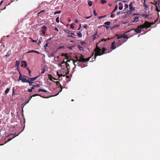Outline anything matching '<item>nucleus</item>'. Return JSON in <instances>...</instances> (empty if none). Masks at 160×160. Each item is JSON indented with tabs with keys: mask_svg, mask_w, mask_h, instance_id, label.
Here are the masks:
<instances>
[{
	"mask_svg": "<svg viewBox=\"0 0 160 160\" xmlns=\"http://www.w3.org/2000/svg\"><path fill=\"white\" fill-rule=\"evenodd\" d=\"M32 88L30 89H28V91L29 92H32Z\"/></svg>",
	"mask_w": 160,
	"mask_h": 160,
	"instance_id": "obj_38",
	"label": "nucleus"
},
{
	"mask_svg": "<svg viewBox=\"0 0 160 160\" xmlns=\"http://www.w3.org/2000/svg\"><path fill=\"white\" fill-rule=\"evenodd\" d=\"M51 78H50V80L52 81V79H53L54 80H56V79L55 78L52 77V76H51Z\"/></svg>",
	"mask_w": 160,
	"mask_h": 160,
	"instance_id": "obj_46",
	"label": "nucleus"
},
{
	"mask_svg": "<svg viewBox=\"0 0 160 160\" xmlns=\"http://www.w3.org/2000/svg\"><path fill=\"white\" fill-rule=\"evenodd\" d=\"M119 26V25H117L116 26H114V28H115L116 27H118Z\"/></svg>",
	"mask_w": 160,
	"mask_h": 160,
	"instance_id": "obj_61",
	"label": "nucleus"
},
{
	"mask_svg": "<svg viewBox=\"0 0 160 160\" xmlns=\"http://www.w3.org/2000/svg\"><path fill=\"white\" fill-rule=\"evenodd\" d=\"M103 26L105 27H106L107 29H108V28H109V27L107 26Z\"/></svg>",
	"mask_w": 160,
	"mask_h": 160,
	"instance_id": "obj_55",
	"label": "nucleus"
},
{
	"mask_svg": "<svg viewBox=\"0 0 160 160\" xmlns=\"http://www.w3.org/2000/svg\"><path fill=\"white\" fill-rule=\"evenodd\" d=\"M101 2L102 4H104L107 2V1L106 0H101Z\"/></svg>",
	"mask_w": 160,
	"mask_h": 160,
	"instance_id": "obj_27",
	"label": "nucleus"
},
{
	"mask_svg": "<svg viewBox=\"0 0 160 160\" xmlns=\"http://www.w3.org/2000/svg\"><path fill=\"white\" fill-rule=\"evenodd\" d=\"M52 38H49V39H47V41H49L51 40V39H52Z\"/></svg>",
	"mask_w": 160,
	"mask_h": 160,
	"instance_id": "obj_54",
	"label": "nucleus"
},
{
	"mask_svg": "<svg viewBox=\"0 0 160 160\" xmlns=\"http://www.w3.org/2000/svg\"><path fill=\"white\" fill-rule=\"evenodd\" d=\"M106 49L105 47H102V48H100L97 45L96 48L94 50V51L96 52L95 54V59L96 58V56H101L104 53H105V50Z\"/></svg>",
	"mask_w": 160,
	"mask_h": 160,
	"instance_id": "obj_2",
	"label": "nucleus"
},
{
	"mask_svg": "<svg viewBox=\"0 0 160 160\" xmlns=\"http://www.w3.org/2000/svg\"><path fill=\"white\" fill-rule=\"evenodd\" d=\"M64 48V47L63 46H60V47H59L58 48V49H61V48Z\"/></svg>",
	"mask_w": 160,
	"mask_h": 160,
	"instance_id": "obj_62",
	"label": "nucleus"
},
{
	"mask_svg": "<svg viewBox=\"0 0 160 160\" xmlns=\"http://www.w3.org/2000/svg\"><path fill=\"white\" fill-rule=\"evenodd\" d=\"M143 6H144L145 9L146 10H147V9L148 8V7L146 4H145V3L144 2L143 3Z\"/></svg>",
	"mask_w": 160,
	"mask_h": 160,
	"instance_id": "obj_23",
	"label": "nucleus"
},
{
	"mask_svg": "<svg viewBox=\"0 0 160 160\" xmlns=\"http://www.w3.org/2000/svg\"><path fill=\"white\" fill-rule=\"evenodd\" d=\"M56 82L57 84V86H60L61 87H62L61 85L60 84L59 82L58 81H57Z\"/></svg>",
	"mask_w": 160,
	"mask_h": 160,
	"instance_id": "obj_30",
	"label": "nucleus"
},
{
	"mask_svg": "<svg viewBox=\"0 0 160 160\" xmlns=\"http://www.w3.org/2000/svg\"><path fill=\"white\" fill-rule=\"evenodd\" d=\"M86 61V59L84 58H81L80 60L73 61V63L75 66V67L73 68V69H74L75 68H76V67L77 65L78 67L80 66L82 62H84Z\"/></svg>",
	"mask_w": 160,
	"mask_h": 160,
	"instance_id": "obj_4",
	"label": "nucleus"
},
{
	"mask_svg": "<svg viewBox=\"0 0 160 160\" xmlns=\"http://www.w3.org/2000/svg\"><path fill=\"white\" fill-rule=\"evenodd\" d=\"M61 11H60V10L56 11L54 12V15H56L57 14H59V13H61Z\"/></svg>",
	"mask_w": 160,
	"mask_h": 160,
	"instance_id": "obj_25",
	"label": "nucleus"
},
{
	"mask_svg": "<svg viewBox=\"0 0 160 160\" xmlns=\"http://www.w3.org/2000/svg\"><path fill=\"white\" fill-rule=\"evenodd\" d=\"M120 39V40H117L116 41H114L112 43L111 48H112V50L115 49L117 47L116 46H114L115 44L117 46V47H118L122 45L124 42L126 41L124 40L122 38H121Z\"/></svg>",
	"mask_w": 160,
	"mask_h": 160,
	"instance_id": "obj_3",
	"label": "nucleus"
},
{
	"mask_svg": "<svg viewBox=\"0 0 160 160\" xmlns=\"http://www.w3.org/2000/svg\"><path fill=\"white\" fill-rule=\"evenodd\" d=\"M54 29L55 30H56L58 32V29L57 28H54Z\"/></svg>",
	"mask_w": 160,
	"mask_h": 160,
	"instance_id": "obj_53",
	"label": "nucleus"
},
{
	"mask_svg": "<svg viewBox=\"0 0 160 160\" xmlns=\"http://www.w3.org/2000/svg\"><path fill=\"white\" fill-rule=\"evenodd\" d=\"M87 25H84V26H83V28H86L87 27Z\"/></svg>",
	"mask_w": 160,
	"mask_h": 160,
	"instance_id": "obj_64",
	"label": "nucleus"
},
{
	"mask_svg": "<svg viewBox=\"0 0 160 160\" xmlns=\"http://www.w3.org/2000/svg\"><path fill=\"white\" fill-rule=\"evenodd\" d=\"M35 52L37 54H39L40 53V52H39L38 51H35V52Z\"/></svg>",
	"mask_w": 160,
	"mask_h": 160,
	"instance_id": "obj_51",
	"label": "nucleus"
},
{
	"mask_svg": "<svg viewBox=\"0 0 160 160\" xmlns=\"http://www.w3.org/2000/svg\"><path fill=\"white\" fill-rule=\"evenodd\" d=\"M41 43V41L40 40H39L38 41V42L37 43L38 44V45H39Z\"/></svg>",
	"mask_w": 160,
	"mask_h": 160,
	"instance_id": "obj_47",
	"label": "nucleus"
},
{
	"mask_svg": "<svg viewBox=\"0 0 160 160\" xmlns=\"http://www.w3.org/2000/svg\"><path fill=\"white\" fill-rule=\"evenodd\" d=\"M77 35L78 36L79 38H81L82 37V34L80 32H79L77 33Z\"/></svg>",
	"mask_w": 160,
	"mask_h": 160,
	"instance_id": "obj_20",
	"label": "nucleus"
},
{
	"mask_svg": "<svg viewBox=\"0 0 160 160\" xmlns=\"http://www.w3.org/2000/svg\"><path fill=\"white\" fill-rule=\"evenodd\" d=\"M113 13H112L110 16V17L112 18H113L114 17V15L112 14Z\"/></svg>",
	"mask_w": 160,
	"mask_h": 160,
	"instance_id": "obj_50",
	"label": "nucleus"
},
{
	"mask_svg": "<svg viewBox=\"0 0 160 160\" xmlns=\"http://www.w3.org/2000/svg\"><path fill=\"white\" fill-rule=\"evenodd\" d=\"M151 26V24L150 23L146 21L144 23L140 25V26H138V27L135 29H134V31L135 32L137 33H139L142 31H143V30L144 28H148L150 27Z\"/></svg>",
	"mask_w": 160,
	"mask_h": 160,
	"instance_id": "obj_1",
	"label": "nucleus"
},
{
	"mask_svg": "<svg viewBox=\"0 0 160 160\" xmlns=\"http://www.w3.org/2000/svg\"><path fill=\"white\" fill-rule=\"evenodd\" d=\"M41 91L44 92H47V91L45 89H39L38 90V92H41Z\"/></svg>",
	"mask_w": 160,
	"mask_h": 160,
	"instance_id": "obj_15",
	"label": "nucleus"
},
{
	"mask_svg": "<svg viewBox=\"0 0 160 160\" xmlns=\"http://www.w3.org/2000/svg\"><path fill=\"white\" fill-rule=\"evenodd\" d=\"M123 5L121 6H119L118 7L119 9L120 10H121L123 9Z\"/></svg>",
	"mask_w": 160,
	"mask_h": 160,
	"instance_id": "obj_35",
	"label": "nucleus"
},
{
	"mask_svg": "<svg viewBox=\"0 0 160 160\" xmlns=\"http://www.w3.org/2000/svg\"><path fill=\"white\" fill-rule=\"evenodd\" d=\"M121 13V12H120L119 11L117 13V14H118V15H119Z\"/></svg>",
	"mask_w": 160,
	"mask_h": 160,
	"instance_id": "obj_63",
	"label": "nucleus"
},
{
	"mask_svg": "<svg viewBox=\"0 0 160 160\" xmlns=\"http://www.w3.org/2000/svg\"><path fill=\"white\" fill-rule=\"evenodd\" d=\"M19 73L20 75L19 77L18 81L21 80L22 82L23 83H27L28 82V80H27L26 78H24L23 76H22L21 75L20 72L19 71Z\"/></svg>",
	"mask_w": 160,
	"mask_h": 160,
	"instance_id": "obj_5",
	"label": "nucleus"
},
{
	"mask_svg": "<svg viewBox=\"0 0 160 160\" xmlns=\"http://www.w3.org/2000/svg\"><path fill=\"white\" fill-rule=\"evenodd\" d=\"M78 22V20H77V19H76L75 21V22L76 23H77Z\"/></svg>",
	"mask_w": 160,
	"mask_h": 160,
	"instance_id": "obj_56",
	"label": "nucleus"
},
{
	"mask_svg": "<svg viewBox=\"0 0 160 160\" xmlns=\"http://www.w3.org/2000/svg\"><path fill=\"white\" fill-rule=\"evenodd\" d=\"M92 16V15H91V16H89V17H85V18L86 19H88L89 18H90Z\"/></svg>",
	"mask_w": 160,
	"mask_h": 160,
	"instance_id": "obj_41",
	"label": "nucleus"
},
{
	"mask_svg": "<svg viewBox=\"0 0 160 160\" xmlns=\"http://www.w3.org/2000/svg\"><path fill=\"white\" fill-rule=\"evenodd\" d=\"M28 82L29 83V85L30 86H32V83H35V82H34L30 80L29 79H28Z\"/></svg>",
	"mask_w": 160,
	"mask_h": 160,
	"instance_id": "obj_10",
	"label": "nucleus"
},
{
	"mask_svg": "<svg viewBox=\"0 0 160 160\" xmlns=\"http://www.w3.org/2000/svg\"><path fill=\"white\" fill-rule=\"evenodd\" d=\"M11 50H9V51H8L7 52V54H6V55L5 56V57H8V56L10 55V53H11Z\"/></svg>",
	"mask_w": 160,
	"mask_h": 160,
	"instance_id": "obj_13",
	"label": "nucleus"
},
{
	"mask_svg": "<svg viewBox=\"0 0 160 160\" xmlns=\"http://www.w3.org/2000/svg\"><path fill=\"white\" fill-rule=\"evenodd\" d=\"M14 88L15 87H13V88H12V96H13L15 94Z\"/></svg>",
	"mask_w": 160,
	"mask_h": 160,
	"instance_id": "obj_36",
	"label": "nucleus"
},
{
	"mask_svg": "<svg viewBox=\"0 0 160 160\" xmlns=\"http://www.w3.org/2000/svg\"><path fill=\"white\" fill-rule=\"evenodd\" d=\"M93 14L95 16H96L97 15V14L96 13V11L95 10H94V11H93Z\"/></svg>",
	"mask_w": 160,
	"mask_h": 160,
	"instance_id": "obj_40",
	"label": "nucleus"
},
{
	"mask_svg": "<svg viewBox=\"0 0 160 160\" xmlns=\"http://www.w3.org/2000/svg\"><path fill=\"white\" fill-rule=\"evenodd\" d=\"M48 42H47V43L45 44L44 46V48L45 49H46V48L48 47Z\"/></svg>",
	"mask_w": 160,
	"mask_h": 160,
	"instance_id": "obj_24",
	"label": "nucleus"
},
{
	"mask_svg": "<svg viewBox=\"0 0 160 160\" xmlns=\"http://www.w3.org/2000/svg\"><path fill=\"white\" fill-rule=\"evenodd\" d=\"M41 28L42 29H45V31L46 30V29L47 28V27L45 25H43L41 27Z\"/></svg>",
	"mask_w": 160,
	"mask_h": 160,
	"instance_id": "obj_28",
	"label": "nucleus"
},
{
	"mask_svg": "<svg viewBox=\"0 0 160 160\" xmlns=\"http://www.w3.org/2000/svg\"><path fill=\"white\" fill-rule=\"evenodd\" d=\"M130 11H128L129 12H131V13H132V11L135 10V8L132 6V3L131 2L129 5Z\"/></svg>",
	"mask_w": 160,
	"mask_h": 160,
	"instance_id": "obj_8",
	"label": "nucleus"
},
{
	"mask_svg": "<svg viewBox=\"0 0 160 160\" xmlns=\"http://www.w3.org/2000/svg\"><path fill=\"white\" fill-rule=\"evenodd\" d=\"M88 4L89 7H91L92 5V1L89 0L88 2Z\"/></svg>",
	"mask_w": 160,
	"mask_h": 160,
	"instance_id": "obj_14",
	"label": "nucleus"
},
{
	"mask_svg": "<svg viewBox=\"0 0 160 160\" xmlns=\"http://www.w3.org/2000/svg\"><path fill=\"white\" fill-rule=\"evenodd\" d=\"M35 86H36V87H39L40 85L39 84H38L37 85H35Z\"/></svg>",
	"mask_w": 160,
	"mask_h": 160,
	"instance_id": "obj_59",
	"label": "nucleus"
},
{
	"mask_svg": "<svg viewBox=\"0 0 160 160\" xmlns=\"http://www.w3.org/2000/svg\"><path fill=\"white\" fill-rule=\"evenodd\" d=\"M116 36H117V39H120L121 38H125L127 39H128L129 38L128 36L126 35H121L120 36L116 35Z\"/></svg>",
	"mask_w": 160,
	"mask_h": 160,
	"instance_id": "obj_7",
	"label": "nucleus"
},
{
	"mask_svg": "<svg viewBox=\"0 0 160 160\" xmlns=\"http://www.w3.org/2000/svg\"><path fill=\"white\" fill-rule=\"evenodd\" d=\"M22 63H24V66L25 67H26L27 66V62L25 60L23 61L22 62Z\"/></svg>",
	"mask_w": 160,
	"mask_h": 160,
	"instance_id": "obj_26",
	"label": "nucleus"
},
{
	"mask_svg": "<svg viewBox=\"0 0 160 160\" xmlns=\"http://www.w3.org/2000/svg\"><path fill=\"white\" fill-rule=\"evenodd\" d=\"M128 5L127 4H126L124 5L125 8H128Z\"/></svg>",
	"mask_w": 160,
	"mask_h": 160,
	"instance_id": "obj_43",
	"label": "nucleus"
},
{
	"mask_svg": "<svg viewBox=\"0 0 160 160\" xmlns=\"http://www.w3.org/2000/svg\"><path fill=\"white\" fill-rule=\"evenodd\" d=\"M97 32H96V33L93 36H92L93 37V38L92 39L93 40H94L96 39L97 38V37H99V36H98V34H97Z\"/></svg>",
	"mask_w": 160,
	"mask_h": 160,
	"instance_id": "obj_9",
	"label": "nucleus"
},
{
	"mask_svg": "<svg viewBox=\"0 0 160 160\" xmlns=\"http://www.w3.org/2000/svg\"><path fill=\"white\" fill-rule=\"evenodd\" d=\"M74 47V46H71V47H68V48L70 50H71L72 49V47Z\"/></svg>",
	"mask_w": 160,
	"mask_h": 160,
	"instance_id": "obj_44",
	"label": "nucleus"
},
{
	"mask_svg": "<svg viewBox=\"0 0 160 160\" xmlns=\"http://www.w3.org/2000/svg\"><path fill=\"white\" fill-rule=\"evenodd\" d=\"M3 2V0H2V1H1L0 2V6H1L2 3Z\"/></svg>",
	"mask_w": 160,
	"mask_h": 160,
	"instance_id": "obj_57",
	"label": "nucleus"
},
{
	"mask_svg": "<svg viewBox=\"0 0 160 160\" xmlns=\"http://www.w3.org/2000/svg\"><path fill=\"white\" fill-rule=\"evenodd\" d=\"M114 28V26L110 28V29L112 30Z\"/></svg>",
	"mask_w": 160,
	"mask_h": 160,
	"instance_id": "obj_60",
	"label": "nucleus"
},
{
	"mask_svg": "<svg viewBox=\"0 0 160 160\" xmlns=\"http://www.w3.org/2000/svg\"><path fill=\"white\" fill-rule=\"evenodd\" d=\"M81 43L83 45V44H85V43L84 41H82L81 42Z\"/></svg>",
	"mask_w": 160,
	"mask_h": 160,
	"instance_id": "obj_52",
	"label": "nucleus"
},
{
	"mask_svg": "<svg viewBox=\"0 0 160 160\" xmlns=\"http://www.w3.org/2000/svg\"><path fill=\"white\" fill-rule=\"evenodd\" d=\"M138 18H139L138 17H135L134 18V20L133 21H132V22H137L139 20Z\"/></svg>",
	"mask_w": 160,
	"mask_h": 160,
	"instance_id": "obj_12",
	"label": "nucleus"
},
{
	"mask_svg": "<svg viewBox=\"0 0 160 160\" xmlns=\"http://www.w3.org/2000/svg\"><path fill=\"white\" fill-rule=\"evenodd\" d=\"M118 8V5H116L114 9L112 11V13H114V12L116 11L117 9Z\"/></svg>",
	"mask_w": 160,
	"mask_h": 160,
	"instance_id": "obj_19",
	"label": "nucleus"
},
{
	"mask_svg": "<svg viewBox=\"0 0 160 160\" xmlns=\"http://www.w3.org/2000/svg\"><path fill=\"white\" fill-rule=\"evenodd\" d=\"M56 22H57V23H58L59 22V17H57L56 18Z\"/></svg>",
	"mask_w": 160,
	"mask_h": 160,
	"instance_id": "obj_32",
	"label": "nucleus"
},
{
	"mask_svg": "<svg viewBox=\"0 0 160 160\" xmlns=\"http://www.w3.org/2000/svg\"><path fill=\"white\" fill-rule=\"evenodd\" d=\"M39 94H35L34 95H33L32 96V97H34V96H39Z\"/></svg>",
	"mask_w": 160,
	"mask_h": 160,
	"instance_id": "obj_58",
	"label": "nucleus"
},
{
	"mask_svg": "<svg viewBox=\"0 0 160 160\" xmlns=\"http://www.w3.org/2000/svg\"><path fill=\"white\" fill-rule=\"evenodd\" d=\"M65 32H67L70 34H71V32L69 30H66L65 31Z\"/></svg>",
	"mask_w": 160,
	"mask_h": 160,
	"instance_id": "obj_34",
	"label": "nucleus"
},
{
	"mask_svg": "<svg viewBox=\"0 0 160 160\" xmlns=\"http://www.w3.org/2000/svg\"><path fill=\"white\" fill-rule=\"evenodd\" d=\"M68 37H71L72 38H75V37L72 36V35H68Z\"/></svg>",
	"mask_w": 160,
	"mask_h": 160,
	"instance_id": "obj_42",
	"label": "nucleus"
},
{
	"mask_svg": "<svg viewBox=\"0 0 160 160\" xmlns=\"http://www.w3.org/2000/svg\"><path fill=\"white\" fill-rule=\"evenodd\" d=\"M20 64V62L19 61L17 60L16 62V66L17 67H18L19 66Z\"/></svg>",
	"mask_w": 160,
	"mask_h": 160,
	"instance_id": "obj_22",
	"label": "nucleus"
},
{
	"mask_svg": "<svg viewBox=\"0 0 160 160\" xmlns=\"http://www.w3.org/2000/svg\"><path fill=\"white\" fill-rule=\"evenodd\" d=\"M45 32L42 31V34H41V35H45Z\"/></svg>",
	"mask_w": 160,
	"mask_h": 160,
	"instance_id": "obj_49",
	"label": "nucleus"
},
{
	"mask_svg": "<svg viewBox=\"0 0 160 160\" xmlns=\"http://www.w3.org/2000/svg\"><path fill=\"white\" fill-rule=\"evenodd\" d=\"M10 88H7L5 91V93L6 94H7L9 92V91L10 90Z\"/></svg>",
	"mask_w": 160,
	"mask_h": 160,
	"instance_id": "obj_16",
	"label": "nucleus"
},
{
	"mask_svg": "<svg viewBox=\"0 0 160 160\" xmlns=\"http://www.w3.org/2000/svg\"><path fill=\"white\" fill-rule=\"evenodd\" d=\"M60 66L61 67L62 69H65V66L64 64H62V63L60 65Z\"/></svg>",
	"mask_w": 160,
	"mask_h": 160,
	"instance_id": "obj_17",
	"label": "nucleus"
},
{
	"mask_svg": "<svg viewBox=\"0 0 160 160\" xmlns=\"http://www.w3.org/2000/svg\"><path fill=\"white\" fill-rule=\"evenodd\" d=\"M30 38L31 39V40H32V41L33 42H36L37 41V40H33L32 39V38Z\"/></svg>",
	"mask_w": 160,
	"mask_h": 160,
	"instance_id": "obj_45",
	"label": "nucleus"
},
{
	"mask_svg": "<svg viewBox=\"0 0 160 160\" xmlns=\"http://www.w3.org/2000/svg\"><path fill=\"white\" fill-rule=\"evenodd\" d=\"M36 88V86H35V85H33L31 88L32 89H35V88Z\"/></svg>",
	"mask_w": 160,
	"mask_h": 160,
	"instance_id": "obj_48",
	"label": "nucleus"
},
{
	"mask_svg": "<svg viewBox=\"0 0 160 160\" xmlns=\"http://www.w3.org/2000/svg\"><path fill=\"white\" fill-rule=\"evenodd\" d=\"M54 54H55V53H52V54H51L50 55V57L51 58V57H55Z\"/></svg>",
	"mask_w": 160,
	"mask_h": 160,
	"instance_id": "obj_33",
	"label": "nucleus"
},
{
	"mask_svg": "<svg viewBox=\"0 0 160 160\" xmlns=\"http://www.w3.org/2000/svg\"><path fill=\"white\" fill-rule=\"evenodd\" d=\"M38 77H39V76L35 77L33 78H29V79L33 82L34 80H36Z\"/></svg>",
	"mask_w": 160,
	"mask_h": 160,
	"instance_id": "obj_11",
	"label": "nucleus"
},
{
	"mask_svg": "<svg viewBox=\"0 0 160 160\" xmlns=\"http://www.w3.org/2000/svg\"><path fill=\"white\" fill-rule=\"evenodd\" d=\"M106 16V15H104V16H99V17L98 18V19H102L103 18H105V17Z\"/></svg>",
	"mask_w": 160,
	"mask_h": 160,
	"instance_id": "obj_29",
	"label": "nucleus"
},
{
	"mask_svg": "<svg viewBox=\"0 0 160 160\" xmlns=\"http://www.w3.org/2000/svg\"><path fill=\"white\" fill-rule=\"evenodd\" d=\"M78 49L81 51H82V50H83V48H82V47L80 46V45H78Z\"/></svg>",
	"mask_w": 160,
	"mask_h": 160,
	"instance_id": "obj_18",
	"label": "nucleus"
},
{
	"mask_svg": "<svg viewBox=\"0 0 160 160\" xmlns=\"http://www.w3.org/2000/svg\"><path fill=\"white\" fill-rule=\"evenodd\" d=\"M45 71V68H44L43 69V70H42V71L41 72V73L43 74L44 73Z\"/></svg>",
	"mask_w": 160,
	"mask_h": 160,
	"instance_id": "obj_37",
	"label": "nucleus"
},
{
	"mask_svg": "<svg viewBox=\"0 0 160 160\" xmlns=\"http://www.w3.org/2000/svg\"><path fill=\"white\" fill-rule=\"evenodd\" d=\"M104 24L106 25L109 26L110 24V22L109 21H107L104 23Z\"/></svg>",
	"mask_w": 160,
	"mask_h": 160,
	"instance_id": "obj_21",
	"label": "nucleus"
},
{
	"mask_svg": "<svg viewBox=\"0 0 160 160\" xmlns=\"http://www.w3.org/2000/svg\"><path fill=\"white\" fill-rule=\"evenodd\" d=\"M62 64H64V65H65V68H66L67 71L68 72V73H66V74H68V72L69 71V69H70V66L69 65L67 62H66L64 61H63L62 62Z\"/></svg>",
	"mask_w": 160,
	"mask_h": 160,
	"instance_id": "obj_6",
	"label": "nucleus"
},
{
	"mask_svg": "<svg viewBox=\"0 0 160 160\" xmlns=\"http://www.w3.org/2000/svg\"><path fill=\"white\" fill-rule=\"evenodd\" d=\"M148 15H146V14H142V17L145 16V17H146V18H147L148 17Z\"/></svg>",
	"mask_w": 160,
	"mask_h": 160,
	"instance_id": "obj_39",
	"label": "nucleus"
},
{
	"mask_svg": "<svg viewBox=\"0 0 160 160\" xmlns=\"http://www.w3.org/2000/svg\"><path fill=\"white\" fill-rule=\"evenodd\" d=\"M73 25L74 23H71L70 25V28L72 29H73L74 28Z\"/></svg>",
	"mask_w": 160,
	"mask_h": 160,
	"instance_id": "obj_31",
	"label": "nucleus"
}]
</instances>
